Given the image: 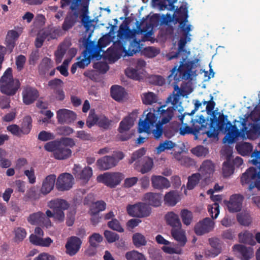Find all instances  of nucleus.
Here are the masks:
<instances>
[{
	"label": "nucleus",
	"instance_id": "1",
	"mask_svg": "<svg viewBox=\"0 0 260 260\" xmlns=\"http://www.w3.org/2000/svg\"><path fill=\"white\" fill-rule=\"evenodd\" d=\"M178 15L175 17L176 22L179 23V28L182 33V36L180 37L178 43L177 51L173 53L171 52L167 55L168 60H170L174 58H177L180 55H182V60L180 62V65L178 68L176 65L171 70V73L168 76V80L170 82L172 79L174 80L175 84L174 88L175 90L179 89L177 83L182 80H187L190 78L192 75V70L196 67L194 61H187L185 62L186 59L189 54L190 52L187 51L185 46L187 42H190L191 35L189 32L191 31V25L186 26L188 21V10L186 8H182L178 12Z\"/></svg>",
	"mask_w": 260,
	"mask_h": 260
},
{
	"label": "nucleus",
	"instance_id": "2",
	"mask_svg": "<svg viewBox=\"0 0 260 260\" xmlns=\"http://www.w3.org/2000/svg\"><path fill=\"white\" fill-rule=\"evenodd\" d=\"M146 17H143L141 21L137 20L136 27L131 29L129 22L126 19L120 25L117 31V37L121 40H132L128 49L124 45L123 41L117 40L114 42L112 46L108 49L111 54L115 55H121L125 53L124 56H132L137 52H141V54L146 55V47L141 42L146 41Z\"/></svg>",
	"mask_w": 260,
	"mask_h": 260
},
{
	"label": "nucleus",
	"instance_id": "3",
	"mask_svg": "<svg viewBox=\"0 0 260 260\" xmlns=\"http://www.w3.org/2000/svg\"><path fill=\"white\" fill-rule=\"evenodd\" d=\"M167 107L166 105L156 108H147V134H152L155 139H159L163 133L169 135L163 128V125L169 122L174 116V107Z\"/></svg>",
	"mask_w": 260,
	"mask_h": 260
},
{
	"label": "nucleus",
	"instance_id": "4",
	"mask_svg": "<svg viewBox=\"0 0 260 260\" xmlns=\"http://www.w3.org/2000/svg\"><path fill=\"white\" fill-rule=\"evenodd\" d=\"M215 112H213V118H211L209 130L205 132L209 138H216L217 137L218 130L221 132H227L224 137L223 142L232 144L234 142L236 138L240 135V131L235 125H232L228 120V116L223 113L219 114L218 118L215 115Z\"/></svg>",
	"mask_w": 260,
	"mask_h": 260
},
{
	"label": "nucleus",
	"instance_id": "5",
	"mask_svg": "<svg viewBox=\"0 0 260 260\" xmlns=\"http://www.w3.org/2000/svg\"><path fill=\"white\" fill-rule=\"evenodd\" d=\"M81 0H60V7L62 9L70 6V11L68 12L62 24V29L68 31L77 22L79 16L78 10Z\"/></svg>",
	"mask_w": 260,
	"mask_h": 260
},
{
	"label": "nucleus",
	"instance_id": "6",
	"mask_svg": "<svg viewBox=\"0 0 260 260\" xmlns=\"http://www.w3.org/2000/svg\"><path fill=\"white\" fill-rule=\"evenodd\" d=\"M21 83L19 79L14 78L13 70L8 68L0 79V91L8 96L14 95L20 88Z\"/></svg>",
	"mask_w": 260,
	"mask_h": 260
},
{
	"label": "nucleus",
	"instance_id": "7",
	"mask_svg": "<svg viewBox=\"0 0 260 260\" xmlns=\"http://www.w3.org/2000/svg\"><path fill=\"white\" fill-rule=\"evenodd\" d=\"M44 149L48 152H52L54 157L58 160H63L69 158L72 151L69 148L63 147L58 143V140H54L46 143Z\"/></svg>",
	"mask_w": 260,
	"mask_h": 260
},
{
	"label": "nucleus",
	"instance_id": "8",
	"mask_svg": "<svg viewBox=\"0 0 260 260\" xmlns=\"http://www.w3.org/2000/svg\"><path fill=\"white\" fill-rule=\"evenodd\" d=\"M241 183L243 185L248 184L249 190H251L254 187L260 190V170L257 172L256 168L250 167L242 174Z\"/></svg>",
	"mask_w": 260,
	"mask_h": 260
},
{
	"label": "nucleus",
	"instance_id": "9",
	"mask_svg": "<svg viewBox=\"0 0 260 260\" xmlns=\"http://www.w3.org/2000/svg\"><path fill=\"white\" fill-rule=\"evenodd\" d=\"M70 204L65 200L61 198H56L50 201L48 206L55 213V220L58 222H62L65 219L64 211L68 210L70 207Z\"/></svg>",
	"mask_w": 260,
	"mask_h": 260
},
{
	"label": "nucleus",
	"instance_id": "10",
	"mask_svg": "<svg viewBox=\"0 0 260 260\" xmlns=\"http://www.w3.org/2000/svg\"><path fill=\"white\" fill-rule=\"evenodd\" d=\"M124 177V175L120 172H106L99 175L96 180L108 187L114 188L121 182Z\"/></svg>",
	"mask_w": 260,
	"mask_h": 260
},
{
	"label": "nucleus",
	"instance_id": "11",
	"mask_svg": "<svg viewBox=\"0 0 260 260\" xmlns=\"http://www.w3.org/2000/svg\"><path fill=\"white\" fill-rule=\"evenodd\" d=\"M23 31L22 27H15V29H11L8 31L6 36L5 44L6 47L10 52L16 45V42Z\"/></svg>",
	"mask_w": 260,
	"mask_h": 260
},
{
	"label": "nucleus",
	"instance_id": "12",
	"mask_svg": "<svg viewBox=\"0 0 260 260\" xmlns=\"http://www.w3.org/2000/svg\"><path fill=\"white\" fill-rule=\"evenodd\" d=\"M110 43L109 38L106 36L101 37L98 41V44L96 45L93 41H88V39L86 40L85 44L87 47H89L90 50L98 57V60L101 58V52L103 48L106 47Z\"/></svg>",
	"mask_w": 260,
	"mask_h": 260
},
{
	"label": "nucleus",
	"instance_id": "13",
	"mask_svg": "<svg viewBox=\"0 0 260 260\" xmlns=\"http://www.w3.org/2000/svg\"><path fill=\"white\" fill-rule=\"evenodd\" d=\"M56 182V188L58 191L70 190L74 183V178L70 173H64L59 175Z\"/></svg>",
	"mask_w": 260,
	"mask_h": 260
},
{
	"label": "nucleus",
	"instance_id": "14",
	"mask_svg": "<svg viewBox=\"0 0 260 260\" xmlns=\"http://www.w3.org/2000/svg\"><path fill=\"white\" fill-rule=\"evenodd\" d=\"M82 241L77 236H71L68 239L65 245L66 252L71 256L75 255L79 251Z\"/></svg>",
	"mask_w": 260,
	"mask_h": 260
},
{
	"label": "nucleus",
	"instance_id": "15",
	"mask_svg": "<svg viewBox=\"0 0 260 260\" xmlns=\"http://www.w3.org/2000/svg\"><path fill=\"white\" fill-rule=\"evenodd\" d=\"M214 222L206 217L198 222L194 226V232L198 236H202L211 231L214 226Z\"/></svg>",
	"mask_w": 260,
	"mask_h": 260
},
{
	"label": "nucleus",
	"instance_id": "16",
	"mask_svg": "<svg viewBox=\"0 0 260 260\" xmlns=\"http://www.w3.org/2000/svg\"><path fill=\"white\" fill-rule=\"evenodd\" d=\"M127 214L132 217H143L146 215V203L139 202L126 207Z\"/></svg>",
	"mask_w": 260,
	"mask_h": 260
},
{
	"label": "nucleus",
	"instance_id": "17",
	"mask_svg": "<svg viewBox=\"0 0 260 260\" xmlns=\"http://www.w3.org/2000/svg\"><path fill=\"white\" fill-rule=\"evenodd\" d=\"M73 174L76 178H78L84 182H87L92 175V170L89 167H86L81 170V167L79 165L75 164L73 169Z\"/></svg>",
	"mask_w": 260,
	"mask_h": 260
},
{
	"label": "nucleus",
	"instance_id": "18",
	"mask_svg": "<svg viewBox=\"0 0 260 260\" xmlns=\"http://www.w3.org/2000/svg\"><path fill=\"white\" fill-rule=\"evenodd\" d=\"M56 118L58 123L60 124H69L72 122L76 118V113L67 109L58 110L56 112Z\"/></svg>",
	"mask_w": 260,
	"mask_h": 260
},
{
	"label": "nucleus",
	"instance_id": "19",
	"mask_svg": "<svg viewBox=\"0 0 260 260\" xmlns=\"http://www.w3.org/2000/svg\"><path fill=\"white\" fill-rule=\"evenodd\" d=\"M243 197L239 194H235L231 196L230 201L227 202L226 206L230 212H238L241 210Z\"/></svg>",
	"mask_w": 260,
	"mask_h": 260
},
{
	"label": "nucleus",
	"instance_id": "20",
	"mask_svg": "<svg viewBox=\"0 0 260 260\" xmlns=\"http://www.w3.org/2000/svg\"><path fill=\"white\" fill-rule=\"evenodd\" d=\"M138 110H136L125 117L119 123L118 131L123 133L128 131L134 124V122L137 118Z\"/></svg>",
	"mask_w": 260,
	"mask_h": 260
},
{
	"label": "nucleus",
	"instance_id": "21",
	"mask_svg": "<svg viewBox=\"0 0 260 260\" xmlns=\"http://www.w3.org/2000/svg\"><path fill=\"white\" fill-rule=\"evenodd\" d=\"M117 164V159L113 156L106 155L97 160L96 165L101 170H106L115 167Z\"/></svg>",
	"mask_w": 260,
	"mask_h": 260
},
{
	"label": "nucleus",
	"instance_id": "22",
	"mask_svg": "<svg viewBox=\"0 0 260 260\" xmlns=\"http://www.w3.org/2000/svg\"><path fill=\"white\" fill-rule=\"evenodd\" d=\"M39 95V92L36 88L26 87L22 92L23 103L26 105H30L37 100Z\"/></svg>",
	"mask_w": 260,
	"mask_h": 260
},
{
	"label": "nucleus",
	"instance_id": "23",
	"mask_svg": "<svg viewBox=\"0 0 260 260\" xmlns=\"http://www.w3.org/2000/svg\"><path fill=\"white\" fill-rule=\"evenodd\" d=\"M56 179L55 174H50L47 176L42 182L40 192L44 195H46L51 192L54 188Z\"/></svg>",
	"mask_w": 260,
	"mask_h": 260
},
{
	"label": "nucleus",
	"instance_id": "24",
	"mask_svg": "<svg viewBox=\"0 0 260 260\" xmlns=\"http://www.w3.org/2000/svg\"><path fill=\"white\" fill-rule=\"evenodd\" d=\"M177 0H152V6L153 8L157 9L160 11L168 10H174L175 6L174 4Z\"/></svg>",
	"mask_w": 260,
	"mask_h": 260
},
{
	"label": "nucleus",
	"instance_id": "25",
	"mask_svg": "<svg viewBox=\"0 0 260 260\" xmlns=\"http://www.w3.org/2000/svg\"><path fill=\"white\" fill-rule=\"evenodd\" d=\"M85 49L83 52V58L77 62L78 67L80 69H84L87 67L90 63L91 59L95 58L98 60V57L90 50L89 47H87L85 44Z\"/></svg>",
	"mask_w": 260,
	"mask_h": 260
},
{
	"label": "nucleus",
	"instance_id": "26",
	"mask_svg": "<svg viewBox=\"0 0 260 260\" xmlns=\"http://www.w3.org/2000/svg\"><path fill=\"white\" fill-rule=\"evenodd\" d=\"M188 122V120H186L184 122V119H183V122L181 123L184 124L185 126L181 127L179 128V134L181 136H185L187 134H192L195 137V139H197L198 134L200 132V128L198 126H195V122L194 121H191L192 123V127H190L187 125V123Z\"/></svg>",
	"mask_w": 260,
	"mask_h": 260
},
{
	"label": "nucleus",
	"instance_id": "27",
	"mask_svg": "<svg viewBox=\"0 0 260 260\" xmlns=\"http://www.w3.org/2000/svg\"><path fill=\"white\" fill-rule=\"evenodd\" d=\"M151 182L153 187L156 189L168 188L170 186L169 180L161 176H152Z\"/></svg>",
	"mask_w": 260,
	"mask_h": 260
},
{
	"label": "nucleus",
	"instance_id": "28",
	"mask_svg": "<svg viewBox=\"0 0 260 260\" xmlns=\"http://www.w3.org/2000/svg\"><path fill=\"white\" fill-rule=\"evenodd\" d=\"M171 233L173 238L178 242L180 246H184L187 242V238L185 231L181 228H172Z\"/></svg>",
	"mask_w": 260,
	"mask_h": 260
},
{
	"label": "nucleus",
	"instance_id": "29",
	"mask_svg": "<svg viewBox=\"0 0 260 260\" xmlns=\"http://www.w3.org/2000/svg\"><path fill=\"white\" fill-rule=\"evenodd\" d=\"M233 248L234 251H237L240 253L242 260H249L253 254V249L250 247L237 244Z\"/></svg>",
	"mask_w": 260,
	"mask_h": 260
},
{
	"label": "nucleus",
	"instance_id": "30",
	"mask_svg": "<svg viewBox=\"0 0 260 260\" xmlns=\"http://www.w3.org/2000/svg\"><path fill=\"white\" fill-rule=\"evenodd\" d=\"M148 20L149 22H147V41L149 40L148 37L151 35V31L149 29L161 26V17L159 14H155L151 16L149 15H147Z\"/></svg>",
	"mask_w": 260,
	"mask_h": 260
},
{
	"label": "nucleus",
	"instance_id": "31",
	"mask_svg": "<svg viewBox=\"0 0 260 260\" xmlns=\"http://www.w3.org/2000/svg\"><path fill=\"white\" fill-rule=\"evenodd\" d=\"M165 219L168 225L172 228H181L182 225L178 215L173 211L168 212L165 215Z\"/></svg>",
	"mask_w": 260,
	"mask_h": 260
},
{
	"label": "nucleus",
	"instance_id": "32",
	"mask_svg": "<svg viewBox=\"0 0 260 260\" xmlns=\"http://www.w3.org/2000/svg\"><path fill=\"white\" fill-rule=\"evenodd\" d=\"M162 194L159 193H147V205L157 207L161 205Z\"/></svg>",
	"mask_w": 260,
	"mask_h": 260
},
{
	"label": "nucleus",
	"instance_id": "33",
	"mask_svg": "<svg viewBox=\"0 0 260 260\" xmlns=\"http://www.w3.org/2000/svg\"><path fill=\"white\" fill-rule=\"evenodd\" d=\"M110 93L112 98L117 101L122 100L125 93L124 88L121 86L114 85L112 86L110 89Z\"/></svg>",
	"mask_w": 260,
	"mask_h": 260
},
{
	"label": "nucleus",
	"instance_id": "34",
	"mask_svg": "<svg viewBox=\"0 0 260 260\" xmlns=\"http://www.w3.org/2000/svg\"><path fill=\"white\" fill-rule=\"evenodd\" d=\"M200 171L201 173L206 175V177L212 174L215 171V166L212 161L210 160H204L200 167Z\"/></svg>",
	"mask_w": 260,
	"mask_h": 260
},
{
	"label": "nucleus",
	"instance_id": "35",
	"mask_svg": "<svg viewBox=\"0 0 260 260\" xmlns=\"http://www.w3.org/2000/svg\"><path fill=\"white\" fill-rule=\"evenodd\" d=\"M179 196L175 191H170L167 193L164 197L166 204L170 206H174L179 202Z\"/></svg>",
	"mask_w": 260,
	"mask_h": 260
},
{
	"label": "nucleus",
	"instance_id": "36",
	"mask_svg": "<svg viewBox=\"0 0 260 260\" xmlns=\"http://www.w3.org/2000/svg\"><path fill=\"white\" fill-rule=\"evenodd\" d=\"M52 67V61L50 58L47 57L43 58L38 67L39 74L45 75Z\"/></svg>",
	"mask_w": 260,
	"mask_h": 260
},
{
	"label": "nucleus",
	"instance_id": "37",
	"mask_svg": "<svg viewBox=\"0 0 260 260\" xmlns=\"http://www.w3.org/2000/svg\"><path fill=\"white\" fill-rule=\"evenodd\" d=\"M236 148L239 154L242 156L249 155L252 151V146L250 143L243 142L236 145Z\"/></svg>",
	"mask_w": 260,
	"mask_h": 260
},
{
	"label": "nucleus",
	"instance_id": "38",
	"mask_svg": "<svg viewBox=\"0 0 260 260\" xmlns=\"http://www.w3.org/2000/svg\"><path fill=\"white\" fill-rule=\"evenodd\" d=\"M202 106V103L200 102L199 100H196L194 102V108L190 113L185 112L183 114H182V112L183 111V107H180L178 109V111L181 113V115H178V119L182 123L183 122V119L185 116H191L193 115L195 112L199 109V108Z\"/></svg>",
	"mask_w": 260,
	"mask_h": 260
},
{
	"label": "nucleus",
	"instance_id": "39",
	"mask_svg": "<svg viewBox=\"0 0 260 260\" xmlns=\"http://www.w3.org/2000/svg\"><path fill=\"white\" fill-rule=\"evenodd\" d=\"M209 243L212 247L211 249V256L215 257L221 251V246L218 239L211 238L209 239Z\"/></svg>",
	"mask_w": 260,
	"mask_h": 260
},
{
	"label": "nucleus",
	"instance_id": "40",
	"mask_svg": "<svg viewBox=\"0 0 260 260\" xmlns=\"http://www.w3.org/2000/svg\"><path fill=\"white\" fill-rule=\"evenodd\" d=\"M106 204L103 201H98L93 204L89 211V214H99L100 212L106 209Z\"/></svg>",
	"mask_w": 260,
	"mask_h": 260
},
{
	"label": "nucleus",
	"instance_id": "41",
	"mask_svg": "<svg viewBox=\"0 0 260 260\" xmlns=\"http://www.w3.org/2000/svg\"><path fill=\"white\" fill-rule=\"evenodd\" d=\"M201 179V176L199 173L193 174L190 176H189L186 185L187 188L189 190L193 189L199 183Z\"/></svg>",
	"mask_w": 260,
	"mask_h": 260
},
{
	"label": "nucleus",
	"instance_id": "42",
	"mask_svg": "<svg viewBox=\"0 0 260 260\" xmlns=\"http://www.w3.org/2000/svg\"><path fill=\"white\" fill-rule=\"evenodd\" d=\"M32 118L30 116L24 117L20 127L23 135H27L30 133L32 127Z\"/></svg>",
	"mask_w": 260,
	"mask_h": 260
},
{
	"label": "nucleus",
	"instance_id": "43",
	"mask_svg": "<svg viewBox=\"0 0 260 260\" xmlns=\"http://www.w3.org/2000/svg\"><path fill=\"white\" fill-rule=\"evenodd\" d=\"M44 213L41 211L29 215L27 218L28 222L32 225H39L41 223Z\"/></svg>",
	"mask_w": 260,
	"mask_h": 260
},
{
	"label": "nucleus",
	"instance_id": "44",
	"mask_svg": "<svg viewBox=\"0 0 260 260\" xmlns=\"http://www.w3.org/2000/svg\"><path fill=\"white\" fill-rule=\"evenodd\" d=\"M180 216L184 224L189 225L192 220V213L187 209H182L180 212Z\"/></svg>",
	"mask_w": 260,
	"mask_h": 260
},
{
	"label": "nucleus",
	"instance_id": "45",
	"mask_svg": "<svg viewBox=\"0 0 260 260\" xmlns=\"http://www.w3.org/2000/svg\"><path fill=\"white\" fill-rule=\"evenodd\" d=\"M174 30V27L171 25H162L159 30V35L162 38L166 39L169 36L173 35Z\"/></svg>",
	"mask_w": 260,
	"mask_h": 260
},
{
	"label": "nucleus",
	"instance_id": "46",
	"mask_svg": "<svg viewBox=\"0 0 260 260\" xmlns=\"http://www.w3.org/2000/svg\"><path fill=\"white\" fill-rule=\"evenodd\" d=\"M237 219L238 222L243 225L248 226L251 222V218L248 213H240L237 214Z\"/></svg>",
	"mask_w": 260,
	"mask_h": 260
},
{
	"label": "nucleus",
	"instance_id": "47",
	"mask_svg": "<svg viewBox=\"0 0 260 260\" xmlns=\"http://www.w3.org/2000/svg\"><path fill=\"white\" fill-rule=\"evenodd\" d=\"M234 166L229 159L223 163L222 171L224 177L230 176L234 173Z\"/></svg>",
	"mask_w": 260,
	"mask_h": 260
},
{
	"label": "nucleus",
	"instance_id": "48",
	"mask_svg": "<svg viewBox=\"0 0 260 260\" xmlns=\"http://www.w3.org/2000/svg\"><path fill=\"white\" fill-rule=\"evenodd\" d=\"M98 125L99 126L105 129L109 128L112 122L111 120L109 119V118L104 115L98 116Z\"/></svg>",
	"mask_w": 260,
	"mask_h": 260
},
{
	"label": "nucleus",
	"instance_id": "49",
	"mask_svg": "<svg viewBox=\"0 0 260 260\" xmlns=\"http://www.w3.org/2000/svg\"><path fill=\"white\" fill-rule=\"evenodd\" d=\"M147 81L151 84L161 86L165 83V80L160 75H151L147 76Z\"/></svg>",
	"mask_w": 260,
	"mask_h": 260
},
{
	"label": "nucleus",
	"instance_id": "50",
	"mask_svg": "<svg viewBox=\"0 0 260 260\" xmlns=\"http://www.w3.org/2000/svg\"><path fill=\"white\" fill-rule=\"evenodd\" d=\"M181 8H186L187 10V8L186 7V5L184 6H182L176 10V14L173 15V17L170 14H167L166 16L163 15L162 17H161V26L170 25L169 23L172 22L173 20H174L175 22L177 23V22L176 21L175 17L178 15V12H179Z\"/></svg>",
	"mask_w": 260,
	"mask_h": 260
},
{
	"label": "nucleus",
	"instance_id": "51",
	"mask_svg": "<svg viewBox=\"0 0 260 260\" xmlns=\"http://www.w3.org/2000/svg\"><path fill=\"white\" fill-rule=\"evenodd\" d=\"M176 146V144L170 140H166L160 143L156 148L157 153H160L165 150H170Z\"/></svg>",
	"mask_w": 260,
	"mask_h": 260
},
{
	"label": "nucleus",
	"instance_id": "52",
	"mask_svg": "<svg viewBox=\"0 0 260 260\" xmlns=\"http://www.w3.org/2000/svg\"><path fill=\"white\" fill-rule=\"evenodd\" d=\"M14 241L16 242H20L24 240L26 236V230L22 228L18 227L14 230Z\"/></svg>",
	"mask_w": 260,
	"mask_h": 260
},
{
	"label": "nucleus",
	"instance_id": "53",
	"mask_svg": "<svg viewBox=\"0 0 260 260\" xmlns=\"http://www.w3.org/2000/svg\"><path fill=\"white\" fill-rule=\"evenodd\" d=\"M239 238L240 242L245 244L252 245L253 242V235L249 232L245 231L239 234Z\"/></svg>",
	"mask_w": 260,
	"mask_h": 260
},
{
	"label": "nucleus",
	"instance_id": "54",
	"mask_svg": "<svg viewBox=\"0 0 260 260\" xmlns=\"http://www.w3.org/2000/svg\"><path fill=\"white\" fill-rule=\"evenodd\" d=\"M98 115L94 113V110H91L86 120V125L89 128H91L94 124L98 125Z\"/></svg>",
	"mask_w": 260,
	"mask_h": 260
},
{
	"label": "nucleus",
	"instance_id": "55",
	"mask_svg": "<svg viewBox=\"0 0 260 260\" xmlns=\"http://www.w3.org/2000/svg\"><path fill=\"white\" fill-rule=\"evenodd\" d=\"M133 242L137 247L144 245L146 243L145 237L140 233H136L133 235Z\"/></svg>",
	"mask_w": 260,
	"mask_h": 260
},
{
	"label": "nucleus",
	"instance_id": "56",
	"mask_svg": "<svg viewBox=\"0 0 260 260\" xmlns=\"http://www.w3.org/2000/svg\"><path fill=\"white\" fill-rule=\"evenodd\" d=\"M102 240V236L98 233H94L89 237V243L92 247H96Z\"/></svg>",
	"mask_w": 260,
	"mask_h": 260
},
{
	"label": "nucleus",
	"instance_id": "57",
	"mask_svg": "<svg viewBox=\"0 0 260 260\" xmlns=\"http://www.w3.org/2000/svg\"><path fill=\"white\" fill-rule=\"evenodd\" d=\"M191 152L198 157L206 156L209 153L208 149L203 146H198L191 150Z\"/></svg>",
	"mask_w": 260,
	"mask_h": 260
},
{
	"label": "nucleus",
	"instance_id": "58",
	"mask_svg": "<svg viewBox=\"0 0 260 260\" xmlns=\"http://www.w3.org/2000/svg\"><path fill=\"white\" fill-rule=\"evenodd\" d=\"M108 227L117 232L122 233L124 229L121 226L119 221L116 218L112 219V220L108 222Z\"/></svg>",
	"mask_w": 260,
	"mask_h": 260
},
{
	"label": "nucleus",
	"instance_id": "59",
	"mask_svg": "<svg viewBox=\"0 0 260 260\" xmlns=\"http://www.w3.org/2000/svg\"><path fill=\"white\" fill-rule=\"evenodd\" d=\"M125 257L127 260H145L143 254L135 250L127 252Z\"/></svg>",
	"mask_w": 260,
	"mask_h": 260
},
{
	"label": "nucleus",
	"instance_id": "60",
	"mask_svg": "<svg viewBox=\"0 0 260 260\" xmlns=\"http://www.w3.org/2000/svg\"><path fill=\"white\" fill-rule=\"evenodd\" d=\"M104 236L108 243H111L119 239L118 234L109 230H106L104 233Z\"/></svg>",
	"mask_w": 260,
	"mask_h": 260
},
{
	"label": "nucleus",
	"instance_id": "61",
	"mask_svg": "<svg viewBox=\"0 0 260 260\" xmlns=\"http://www.w3.org/2000/svg\"><path fill=\"white\" fill-rule=\"evenodd\" d=\"M208 211L213 219H216L219 214V205L215 203L212 205L208 206Z\"/></svg>",
	"mask_w": 260,
	"mask_h": 260
},
{
	"label": "nucleus",
	"instance_id": "62",
	"mask_svg": "<svg viewBox=\"0 0 260 260\" xmlns=\"http://www.w3.org/2000/svg\"><path fill=\"white\" fill-rule=\"evenodd\" d=\"M93 67L94 69L99 72V73L102 74H105L106 73L109 69V67L108 64L105 62L99 61L96 63H94Z\"/></svg>",
	"mask_w": 260,
	"mask_h": 260
},
{
	"label": "nucleus",
	"instance_id": "63",
	"mask_svg": "<svg viewBox=\"0 0 260 260\" xmlns=\"http://www.w3.org/2000/svg\"><path fill=\"white\" fill-rule=\"evenodd\" d=\"M58 143L66 148H72L75 146V142L73 139L69 137L61 138L58 140Z\"/></svg>",
	"mask_w": 260,
	"mask_h": 260
},
{
	"label": "nucleus",
	"instance_id": "64",
	"mask_svg": "<svg viewBox=\"0 0 260 260\" xmlns=\"http://www.w3.org/2000/svg\"><path fill=\"white\" fill-rule=\"evenodd\" d=\"M251 162L253 165L257 167L260 170V150H255L251 154Z\"/></svg>",
	"mask_w": 260,
	"mask_h": 260
}]
</instances>
